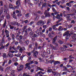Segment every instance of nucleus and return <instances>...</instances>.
Masks as SVG:
<instances>
[{"label":"nucleus","instance_id":"1","mask_svg":"<svg viewBox=\"0 0 76 76\" xmlns=\"http://www.w3.org/2000/svg\"><path fill=\"white\" fill-rule=\"evenodd\" d=\"M35 50V49H34V50L31 51V53L32 54H33V56L34 57L37 58V56H38V52H37V51Z\"/></svg>","mask_w":76,"mask_h":76},{"label":"nucleus","instance_id":"2","mask_svg":"<svg viewBox=\"0 0 76 76\" xmlns=\"http://www.w3.org/2000/svg\"><path fill=\"white\" fill-rule=\"evenodd\" d=\"M44 24H45L44 21L42 20H39L37 23V25H39V26H42L43 25H44Z\"/></svg>","mask_w":76,"mask_h":76},{"label":"nucleus","instance_id":"3","mask_svg":"<svg viewBox=\"0 0 76 76\" xmlns=\"http://www.w3.org/2000/svg\"><path fill=\"white\" fill-rule=\"evenodd\" d=\"M17 70H18V72H20L22 70H23V65L20 64V65H18L17 66Z\"/></svg>","mask_w":76,"mask_h":76},{"label":"nucleus","instance_id":"4","mask_svg":"<svg viewBox=\"0 0 76 76\" xmlns=\"http://www.w3.org/2000/svg\"><path fill=\"white\" fill-rule=\"evenodd\" d=\"M39 32L38 33L37 31L36 32V33L34 34L33 36V38L32 39V41H35V38H37V37H38L39 36Z\"/></svg>","mask_w":76,"mask_h":76},{"label":"nucleus","instance_id":"5","mask_svg":"<svg viewBox=\"0 0 76 76\" xmlns=\"http://www.w3.org/2000/svg\"><path fill=\"white\" fill-rule=\"evenodd\" d=\"M18 4H19L16 6V7L17 8H19V6H21V4H20V0H17L16 1V5H18Z\"/></svg>","mask_w":76,"mask_h":76},{"label":"nucleus","instance_id":"6","mask_svg":"<svg viewBox=\"0 0 76 76\" xmlns=\"http://www.w3.org/2000/svg\"><path fill=\"white\" fill-rule=\"evenodd\" d=\"M70 15H73V14H67L66 15V18L68 20H71V19H70Z\"/></svg>","mask_w":76,"mask_h":76},{"label":"nucleus","instance_id":"7","mask_svg":"<svg viewBox=\"0 0 76 76\" xmlns=\"http://www.w3.org/2000/svg\"><path fill=\"white\" fill-rule=\"evenodd\" d=\"M14 56V55L12 53L11 54V53H9L7 55V57L8 58H9L10 59H11L12 58H13V57Z\"/></svg>","mask_w":76,"mask_h":76},{"label":"nucleus","instance_id":"8","mask_svg":"<svg viewBox=\"0 0 76 76\" xmlns=\"http://www.w3.org/2000/svg\"><path fill=\"white\" fill-rule=\"evenodd\" d=\"M71 36L72 35V38L74 39H75V40H76V34L73 33H71Z\"/></svg>","mask_w":76,"mask_h":76},{"label":"nucleus","instance_id":"9","mask_svg":"<svg viewBox=\"0 0 76 76\" xmlns=\"http://www.w3.org/2000/svg\"><path fill=\"white\" fill-rule=\"evenodd\" d=\"M44 14L45 15V17H50V13L47 12V11H45Z\"/></svg>","mask_w":76,"mask_h":76},{"label":"nucleus","instance_id":"10","mask_svg":"<svg viewBox=\"0 0 76 76\" xmlns=\"http://www.w3.org/2000/svg\"><path fill=\"white\" fill-rule=\"evenodd\" d=\"M12 70V68L10 67L9 66L6 68L5 72H7L9 71V70H10V71H11Z\"/></svg>","mask_w":76,"mask_h":76},{"label":"nucleus","instance_id":"11","mask_svg":"<svg viewBox=\"0 0 76 76\" xmlns=\"http://www.w3.org/2000/svg\"><path fill=\"white\" fill-rule=\"evenodd\" d=\"M28 30V31L29 32H30V35L31 36H32V32L31 33V32H32V29H31V28L30 27H29L28 29L27 30Z\"/></svg>","mask_w":76,"mask_h":76},{"label":"nucleus","instance_id":"12","mask_svg":"<svg viewBox=\"0 0 76 76\" xmlns=\"http://www.w3.org/2000/svg\"><path fill=\"white\" fill-rule=\"evenodd\" d=\"M50 47L51 48H52L53 50H57V48L56 47H54L53 45L50 44Z\"/></svg>","mask_w":76,"mask_h":76},{"label":"nucleus","instance_id":"13","mask_svg":"<svg viewBox=\"0 0 76 76\" xmlns=\"http://www.w3.org/2000/svg\"><path fill=\"white\" fill-rule=\"evenodd\" d=\"M57 36H56L53 39V42L52 43H54L57 40Z\"/></svg>","mask_w":76,"mask_h":76},{"label":"nucleus","instance_id":"14","mask_svg":"<svg viewBox=\"0 0 76 76\" xmlns=\"http://www.w3.org/2000/svg\"><path fill=\"white\" fill-rule=\"evenodd\" d=\"M65 34L67 36H68L69 37V36H71V33L69 34V32L68 31H67L66 32Z\"/></svg>","mask_w":76,"mask_h":76},{"label":"nucleus","instance_id":"15","mask_svg":"<svg viewBox=\"0 0 76 76\" xmlns=\"http://www.w3.org/2000/svg\"><path fill=\"white\" fill-rule=\"evenodd\" d=\"M63 28H62V26H60L58 28V31H63Z\"/></svg>","mask_w":76,"mask_h":76},{"label":"nucleus","instance_id":"16","mask_svg":"<svg viewBox=\"0 0 76 76\" xmlns=\"http://www.w3.org/2000/svg\"><path fill=\"white\" fill-rule=\"evenodd\" d=\"M30 65V64L29 63H27L26 64H25V69L28 67L29 66V65Z\"/></svg>","mask_w":76,"mask_h":76},{"label":"nucleus","instance_id":"17","mask_svg":"<svg viewBox=\"0 0 76 76\" xmlns=\"http://www.w3.org/2000/svg\"><path fill=\"white\" fill-rule=\"evenodd\" d=\"M56 18L57 19H61V17H60V16L59 14H58L56 15Z\"/></svg>","mask_w":76,"mask_h":76},{"label":"nucleus","instance_id":"18","mask_svg":"<svg viewBox=\"0 0 76 76\" xmlns=\"http://www.w3.org/2000/svg\"><path fill=\"white\" fill-rule=\"evenodd\" d=\"M53 63L54 64H60V62L59 61H55Z\"/></svg>","mask_w":76,"mask_h":76},{"label":"nucleus","instance_id":"19","mask_svg":"<svg viewBox=\"0 0 76 76\" xmlns=\"http://www.w3.org/2000/svg\"><path fill=\"white\" fill-rule=\"evenodd\" d=\"M13 61H18V58H14L12 59Z\"/></svg>","mask_w":76,"mask_h":76},{"label":"nucleus","instance_id":"20","mask_svg":"<svg viewBox=\"0 0 76 76\" xmlns=\"http://www.w3.org/2000/svg\"><path fill=\"white\" fill-rule=\"evenodd\" d=\"M12 15H13V18H15V19H16V14H15V11H14L13 12V14H12Z\"/></svg>","mask_w":76,"mask_h":76},{"label":"nucleus","instance_id":"21","mask_svg":"<svg viewBox=\"0 0 76 76\" xmlns=\"http://www.w3.org/2000/svg\"><path fill=\"white\" fill-rule=\"evenodd\" d=\"M37 70H41V71H44V70L42 69V68H41L40 67L38 66L37 67Z\"/></svg>","mask_w":76,"mask_h":76},{"label":"nucleus","instance_id":"22","mask_svg":"<svg viewBox=\"0 0 76 76\" xmlns=\"http://www.w3.org/2000/svg\"><path fill=\"white\" fill-rule=\"evenodd\" d=\"M22 15V13L21 12H20L17 15V17H18V18H20V16H21Z\"/></svg>","mask_w":76,"mask_h":76},{"label":"nucleus","instance_id":"23","mask_svg":"<svg viewBox=\"0 0 76 76\" xmlns=\"http://www.w3.org/2000/svg\"><path fill=\"white\" fill-rule=\"evenodd\" d=\"M7 56V55H6V53H3V59L4 58H6Z\"/></svg>","mask_w":76,"mask_h":76},{"label":"nucleus","instance_id":"24","mask_svg":"<svg viewBox=\"0 0 76 76\" xmlns=\"http://www.w3.org/2000/svg\"><path fill=\"white\" fill-rule=\"evenodd\" d=\"M25 35L26 36V35H28V29H26L25 31Z\"/></svg>","mask_w":76,"mask_h":76},{"label":"nucleus","instance_id":"25","mask_svg":"<svg viewBox=\"0 0 76 76\" xmlns=\"http://www.w3.org/2000/svg\"><path fill=\"white\" fill-rule=\"evenodd\" d=\"M25 16L26 18H28L29 17V13H27L26 14H25Z\"/></svg>","mask_w":76,"mask_h":76},{"label":"nucleus","instance_id":"26","mask_svg":"<svg viewBox=\"0 0 76 76\" xmlns=\"http://www.w3.org/2000/svg\"><path fill=\"white\" fill-rule=\"evenodd\" d=\"M52 73L53 74L54 76H56L57 72L54 71H52Z\"/></svg>","mask_w":76,"mask_h":76},{"label":"nucleus","instance_id":"27","mask_svg":"<svg viewBox=\"0 0 76 76\" xmlns=\"http://www.w3.org/2000/svg\"><path fill=\"white\" fill-rule=\"evenodd\" d=\"M27 28V26H24V27L23 28V32L25 31V29Z\"/></svg>","mask_w":76,"mask_h":76},{"label":"nucleus","instance_id":"28","mask_svg":"<svg viewBox=\"0 0 76 76\" xmlns=\"http://www.w3.org/2000/svg\"><path fill=\"white\" fill-rule=\"evenodd\" d=\"M7 63V60H4V61L3 62V63L2 66H4V65L5 64V63Z\"/></svg>","mask_w":76,"mask_h":76},{"label":"nucleus","instance_id":"29","mask_svg":"<svg viewBox=\"0 0 76 76\" xmlns=\"http://www.w3.org/2000/svg\"><path fill=\"white\" fill-rule=\"evenodd\" d=\"M63 12V15H64V17H66V14H65V13H66V12H65V11H62Z\"/></svg>","mask_w":76,"mask_h":76},{"label":"nucleus","instance_id":"30","mask_svg":"<svg viewBox=\"0 0 76 76\" xmlns=\"http://www.w3.org/2000/svg\"><path fill=\"white\" fill-rule=\"evenodd\" d=\"M0 70L1 72H3V67L1 66H0Z\"/></svg>","mask_w":76,"mask_h":76},{"label":"nucleus","instance_id":"31","mask_svg":"<svg viewBox=\"0 0 76 76\" xmlns=\"http://www.w3.org/2000/svg\"><path fill=\"white\" fill-rule=\"evenodd\" d=\"M12 25H16V24L17 23V22H13L11 23Z\"/></svg>","mask_w":76,"mask_h":76},{"label":"nucleus","instance_id":"32","mask_svg":"<svg viewBox=\"0 0 76 76\" xmlns=\"http://www.w3.org/2000/svg\"><path fill=\"white\" fill-rule=\"evenodd\" d=\"M9 7L10 9H12V8H13V6L12 5V4H9Z\"/></svg>","mask_w":76,"mask_h":76},{"label":"nucleus","instance_id":"33","mask_svg":"<svg viewBox=\"0 0 76 76\" xmlns=\"http://www.w3.org/2000/svg\"><path fill=\"white\" fill-rule=\"evenodd\" d=\"M4 32L5 33V34H9V32L7 30H5Z\"/></svg>","mask_w":76,"mask_h":76},{"label":"nucleus","instance_id":"34","mask_svg":"<svg viewBox=\"0 0 76 76\" xmlns=\"http://www.w3.org/2000/svg\"><path fill=\"white\" fill-rule=\"evenodd\" d=\"M62 20H63V19H60V20H59L56 21V23H59V22H61V21H62Z\"/></svg>","mask_w":76,"mask_h":76},{"label":"nucleus","instance_id":"35","mask_svg":"<svg viewBox=\"0 0 76 76\" xmlns=\"http://www.w3.org/2000/svg\"><path fill=\"white\" fill-rule=\"evenodd\" d=\"M4 47H5V46L2 45L1 47H0V50H2V49L4 48Z\"/></svg>","mask_w":76,"mask_h":76},{"label":"nucleus","instance_id":"36","mask_svg":"<svg viewBox=\"0 0 76 76\" xmlns=\"http://www.w3.org/2000/svg\"><path fill=\"white\" fill-rule=\"evenodd\" d=\"M9 26L10 28V29H13L14 28V26H12V25H10Z\"/></svg>","mask_w":76,"mask_h":76},{"label":"nucleus","instance_id":"37","mask_svg":"<svg viewBox=\"0 0 76 76\" xmlns=\"http://www.w3.org/2000/svg\"><path fill=\"white\" fill-rule=\"evenodd\" d=\"M6 17V18H7V19H8L10 18V16H9V15L8 14H7Z\"/></svg>","mask_w":76,"mask_h":76},{"label":"nucleus","instance_id":"38","mask_svg":"<svg viewBox=\"0 0 76 76\" xmlns=\"http://www.w3.org/2000/svg\"><path fill=\"white\" fill-rule=\"evenodd\" d=\"M15 12L16 13H21V11L17 10H16Z\"/></svg>","mask_w":76,"mask_h":76},{"label":"nucleus","instance_id":"39","mask_svg":"<svg viewBox=\"0 0 76 76\" xmlns=\"http://www.w3.org/2000/svg\"><path fill=\"white\" fill-rule=\"evenodd\" d=\"M25 55H22V56H21L20 57V59L21 60H22L23 59V58L24 57H25Z\"/></svg>","mask_w":76,"mask_h":76},{"label":"nucleus","instance_id":"40","mask_svg":"<svg viewBox=\"0 0 76 76\" xmlns=\"http://www.w3.org/2000/svg\"><path fill=\"white\" fill-rule=\"evenodd\" d=\"M12 38L13 40H14L15 39V34H12Z\"/></svg>","mask_w":76,"mask_h":76},{"label":"nucleus","instance_id":"41","mask_svg":"<svg viewBox=\"0 0 76 76\" xmlns=\"http://www.w3.org/2000/svg\"><path fill=\"white\" fill-rule=\"evenodd\" d=\"M31 56H29L28 58V59L27 60L28 61V62H30V61H31Z\"/></svg>","mask_w":76,"mask_h":76},{"label":"nucleus","instance_id":"42","mask_svg":"<svg viewBox=\"0 0 76 76\" xmlns=\"http://www.w3.org/2000/svg\"><path fill=\"white\" fill-rule=\"evenodd\" d=\"M42 7H45L46 6H47V3H45L44 4H43L42 5Z\"/></svg>","mask_w":76,"mask_h":76},{"label":"nucleus","instance_id":"43","mask_svg":"<svg viewBox=\"0 0 76 76\" xmlns=\"http://www.w3.org/2000/svg\"><path fill=\"white\" fill-rule=\"evenodd\" d=\"M6 22H5L4 24H3V28H5L6 26Z\"/></svg>","mask_w":76,"mask_h":76},{"label":"nucleus","instance_id":"44","mask_svg":"<svg viewBox=\"0 0 76 76\" xmlns=\"http://www.w3.org/2000/svg\"><path fill=\"white\" fill-rule=\"evenodd\" d=\"M25 43L26 44V45H28L29 44V40H26Z\"/></svg>","mask_w":76,"mask_h":76},{"label":"nucleus","instance_id":"45","mask_svg":"<svg viewBox=\"0 0 76 76\" xmlns=\"http://www.w3.org/2000/svg\"><path fill=\"white\" fill-rule=\"evenodd\" d=\"M53 44H54L55 45V46L54 47H56V48L57 49V47H58V44L57 43H53Z\"/></svg>","mask_w":76,"mask_h":76},{"label":"nucleus","instance_id":"46","mask_svg":"<svg viewBox=\"0 0 76 76\" xmlns=\"http://www.w3.org/2000/svg\"><path fill=\"white\" fill-rule=\"evenodd\" d=\"M26 54L28 56H31V52H26Z\"/></svg>","mask_w":76,"mask_h":76},{"label":"nucleus","instance_id":"47","mask_svg":"<svg viewBox=\"0 0 76 76\" xmlns=\"http://www.w3.org/2000/svg\"><path fill=\"white\" fill-rule=\"evenodd\" d=\"M52 10L53 11V12H56V9H55V8H54V7H52Z\"/></svg>","mask_w":76,"mask_h":76},{"label":"nucleus","instance_id":"48","mask_svg":"<svg viewBox=\"0 0 76 76\" xmlns=\"http://www.w3.org/2000/svg\"><path fill=\"white\" fill-rule=\"evenodd\" d=\"M53 71H52V69H48V73H50L51 72H52Z\"/></svg>","mask_w":76,"mask_h":76},{"label":"nucleus","instance_id":"49","mask_svg":"<svg viewBox=\"0 0 76 76\" xmlns=\"http://www.w3.org/2000/svg\"><path fill=\"white\" fill-rule=\"evenodd\" d=\"M23 49H22V48H21L20 49H19V51H21L20 53H22V51H23Z\"/></svg>","mask_w":76,"mask_h":76},{"label":"nucleus","instance_id":"50","mask_svg":"<svg viewBox=\"0 0 76 76\" xmlns=\"http://www.w3.org/2000/svg\"><path fill=\"white\" fill-rule=\"evenodd\" d=\"M2 42H3V43H5V40H4V39H2Z\"/></svg>","mask_w":76,"mask_h":76},{"label":"nucleus","instance_id":"51","mask_svg":"<svg viewBox=\"0 0 76 76\" xmlns=\"http://www.w3.org/2000/svg\"><path fill=\"white\" fill-rule=\"evenodd\" d=\"M4 18V16H3V15H2L1 16V17L0 18V19H3Z\"/></svg>","mask_w":76,"mask_h":76},{"label":"nucleus","instance_id":"52","mask_svg":"<svg viewBox=\"0 0 76 76\" xmlns=\"http://www.w3.org/2000/svg\"><path fill=\"white\" fill-rule=\"evenodd\" d=\"M23 76H30V75L24 73L23 74Z\"/></svg>","mask_w":76,"mask_h":76},{"label":"nucleus","instance_id":"53","mask_svg":"<svg viewBox=\"0 0 76 76\" xmlns=\"http://www.w3.org/2000/svg\"><path fill=\"white\" fill-rule=\"evenodd\" d=\"M66 10H68V11H70V8L69 7H66Z\"/></svg>","mask_w":76,"mask_h":76},{"label":"nucleus","instance_id":"54","mask_svg":"<svg viewBox=\"0 0 76 76\" xmlns=\"http://www.w3.org/2000/svg\"><path fill=\"white\" fill-rule=\"evenodd\" d=\"M0 3H1V6H3L4 4H3V1H0Z\"/></svg>","mask_w":76,"mask_h":76},{"label":"nucleus","instance_id":"55","mask_svg":"<svg viewBox=\"0 0 76 76\" xmlns=\"http://www.w3.org/2000/svg\"><path fill=\"white\" fill-rule=\"evenodd\" d=\"M12 63V60H9L8 62L9 64H10Z\"/></svg>","mask_w":76,"mask_h":76},{"label":"nucleus","instance_id":"56","mask_svg":"<svg viewBox=\"0 0 76 76\" xmlns=\"http://www.w3.org/2000/svg\"><path fill=\"white\" fill-rule=\"evenodd\" d=\"M50 22H51V20H50V19H49L48 20V22L47 23V24H48L49 23H50Z\"/></svg>","mask_w":76,"mask_h":76},{"label":"nucleus","instance_id":"57","mask_svg":"<svg viewBox=\"0 0 76 76\" xmlns=\"http://www.w3.org/2000/svg\"><path fill=\"white\" fill-rule=\"evenodd\" d=\"M66 0H62V2H61V3L62 4H63V3H64L65 2V1H66Z\"/></svg>","mask_w":76,"mask_h":76},{"label":"nucleus","instance_id":"58","mask_svg":"<svg viewBox=\"0 0 76 76\" xmlns=\"http://www.w3.org/2000/svg\"><path fill=\"white\" fill-rule=\"evenodd\" d=\"M34 64H38V62L37 61H34Z\"/></svg>","mask_w":76,"mask_h":76},{"label":"nucleus","instance_id":"59","mask_svg":"<svg viewBox=\"0 0 76 76\" xmlns=\"http://www.w3.org/2000/svg\"><path fill=\"white\" fill-rule=\"evenodd\" d=\"M43 28H44V29H46V28H47V26L46 25H44L43 26Z\"/></svg>","mask_w":76,"mask_h":76},{"label":"nucleus","instance_id":"60","mask_svg":"<svg viewBox=\"0 0 76 76\" xmlns=\"http://www.w3.org/2000/svg\"><path fill=\"white\" fill-rule=\"evenodd\" d=\"M43 34V33H42V32H40V37H42V35L43 34Z\"/></svg>","mask_w":76,"mask_h":76},{"label":"nucleus","instance_id":"61","mask_svg":"<svg viewBox=\"0 0 76 76\" xmlns=\"http://www.w3.org/2000/svg\"><path fill=\"white\" fill-rule=\"evenodd\" d=\"M18 64L17 62H16L14 63V65H15L16 66H18Z\"/></svg>","mask_w":76,"mask_h":76},{"label":"nucleus","instance_id":"62","mask_svg":"<svg viewBox=\"0 0 76 76\" xmlns=\"http://www.w3.org/2000/svg\"><path fill=\"white\" fill-rule=\"evenodd\" d=\"M6 35V37L7 38H8V37H9V34L8 33L7 34H5Z\"/></svg>","mask_w":76,"mask_h":76},{"label":"nucleus","instance_id":"63","mask_svg":"<svg viewBox=\"0 0 76 76\" xmlns=\"http://www.w3.org/2000/svg\"><path fill=\"white\" fill-rule=\"evenodd\" d=\"M3 9H2V8H1V11H0V14L1 15V13H2V12H3Z\"/></svg>","mask_w":76,"mask_h":76},{"label":"nucleus","instance_id":"64","mask_svg":"<svg viewBox=\"0 0 76 76\" xmlns=\"http://www.w3.org/2000/svg\"><path fill=\"white\" fill-rule=\"evenodd\" d=\"M19 38H20V39H22V38H23V36L21 35L20 36Z\"/></svg>","mask_w":76,"mask_h":76}]
</instances>
